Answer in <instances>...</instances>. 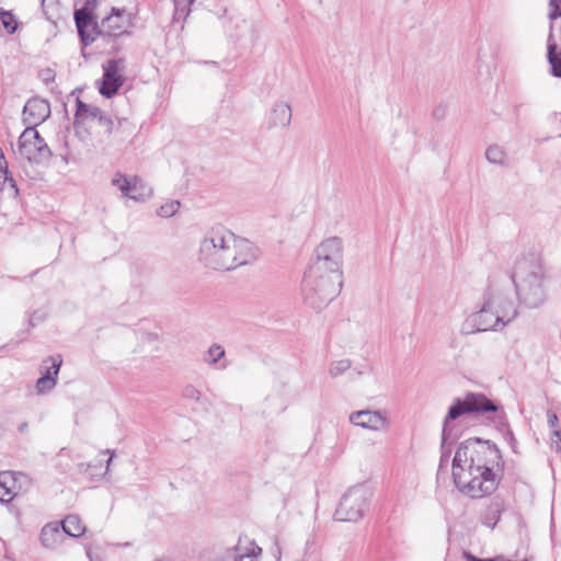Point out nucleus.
<instances>
[{"mask_svg": "<svg viewBox=\"0 0 561 561\" xmlns=\"http://www.w3.org/2000/svg\"><path fill=\"white\" fill-rule=\"evenodd\" d=\"M0 20L8 33L13 34L16 31L18 21L11 12L0 10Z\"/></svg>", "mask_w": 561, "mask_h": 561, "instance_id": "nucleus-32", "label": "nucleus"}, {"mask_svg": "<svg viewBox=\"0 0 561 561\" xmlns=\"http://www.w3.org/2000/svg\"><path fill=\"white\" fill-rule=\"evenodd\" d=\"M92 467H93V468H98V465H87V470H88L89 468H92Z\"/></svg>", "mask_w": 561, "mask_h": 561, "instance_id": "nucleus-47", "label": "nucleus"}, {"mask_svg": "<svg viewBox=\"0 0 561 561\" xmlns=\"http://www.w3.org/2000/svg\"><path fill=\"white\" fill-rule=\"evenodd\" d=\"M26 427H27V424H26V423H23V424H21V426H20V431H21V432H23Z\"/></svg>", "mask_w": 561, "mask_h": 561, "instance_id": "nucleus-45", "label": "nucleus"}, {"mask_svg": "<svg viewBox=\"0 0 561 561\" xmlns=\"http://www.w3.org/2000/svg\"><path fill=\"white\" fill-rule=\"evenodd\" d=\"M484 304L494 309L496 316L501 321L507 325L517 316V307L514 300L510 297L508 290L502 285L492 284L484 298Z\"/></svg>", "mask_w": 561, "mask_h": 561, "instance_id": "nucleus-10", "label": "nucleus"}, {"mask_svg": "<svg viewBox=\"0 0 561 561\" xmlns=\"http://www.w3.org/2000/svg\"><path fill=\"white\" fill-rule=\"evenodd\" d=\"M227 553L232 561H255L262 554V548L254 541H248L245 546L239 543Z\"/></svg>", "mask_w": 561, "mask_h": 561, "instance_id": "nucleus-19", "label": "nucleus"}, {"mask_svg": "<svg viewBox=\"0 0 561 561\" xmlns=\"http://www.w3.org/2000/svg\"><path fill=\"white\" fill-rule=\"evenodd\" d=\"M87 554H88L89 558H91L89 549L87 550Z\"/></svg>", "mask_w": 561, "mask_h": 561, "instance_id": "nucleus-48", "label": "nucleus"}, {"mask_svg": "<svg viewBox=\"0 0 561 561\" xmlns=\"http://www.w3.org/2000/svg\"><path fill=\"white\" fill-rule=\"evenodd\" d=\"M5 185H9V187L13 191L14 195L18 194L19 190L16 182L13 179L11 172L9 171L8 162L2 150L0 149V191H4Z\"/></svg>", "mask_w": 561, "mask_h": 561, "instance_id": "nucleus-24", "label": "nucleus"}, {"mask_svg": "<svg viewBox=\"0 0 561 561\" xmlns=\"http://www.w3.org/2000/svg\"><path fill=\"white\" fill-rule=\"evenodd\" d=\"M501 453L489 440L469 438L462 442L453 459V479L456 488L471 499L491 494L499 484L494 468L500 466Z\"/></svg>", "mask_w": 561, "mask_h": 561, "instance_id": "nucleus-1", "label": "nucleus"}, {"mask_svg": "<svg viewBox=\"0 0 561 561\" xmlns=\"http://www.w3.org/2000/svg\"><path fill=\"white\" fill-rule=\"evenodd\" d=\"M507 437L513 442L514 440V436H513V432L512 431H508L507 432Z\"/></svg>", "mask_w": 561, "mask_h": 561, "instance_id": "nucleus-44", "label": "nucleus"}, {"mask_svg": "<svg viewBox=\"0 0 561 561\" xmlns=\"http://www.w3.org/2000/svg\"><path fill=\"white\" fill-rule=\"evenodd\" d=\"M273 554L275 556L277 561L280 560V548H279V546L277 543H275V547H274V550H273Z\"/></svg>", "mask_w": 561, "mask_h": 561, "instance_id": "nucleus-42", "label": "nucleus"}, {"mask_svg": "<svg viewBox=\"0 0 561 561\" xmlns=\"http://www.w3.org/2000/svg\"><path fill=\"white\" fill-rule=\"evenodd\" d=\"M547 420H548V424H549V427L553 430H559L558 428V416L554 412L552 411H548L547 412Z\"/></svg>", "mask_w": 561, "mask_h": 561, "instance_id": "nucleus-38", "label": "nucleus"}, {"mask_svg": "<svg viewBox=\"0 0 561 561\" xmlns=\"http://www.w3.org/2000/svg\"><path fill=\"white\" fill-rule=\"evenodd\" d=\"M225 354L224 347L220 344L214 343L204 354L203 360L210 366H216L218 369H226L228 366L227 362H221Z\"/></svg>", "mask_w": 561, "mask_h": 561, "instance_id": "nucleus-20", "label": "nucleus"}, {"mask_svg": "<svg viewBox=\"0 0 561 561\" xmlns=\"http://www.w3.org/2000/svg\"><path fill=\"white\" fill-rule=\"evenodd\" d=\"M291 122V107L285 101H276L273 103L268 116L267 124L270 128H286Z\"/></svg>", "mask_w": 561, "mask_h": 561, "instance_id": "nucleus-16", "label": "nucleus"}, {"mask_svg": "<svg viewBox=\"0 0 561 561\" xmlns=\"http://www.w3.org/2000/svg\"><path fill=\"white\" fill-rule=\"evenodd\" d=\"M180 205L179 201H169L159 207L157 214L162 218H170L179 210Z\"/></svg>", "mask_w": 561, "mask_h": 561, "instance_id": "nucleus-33", "label": "nucleus"}, {"mask_svg": "<svg viewBox=\"0 0 561 561\" xmlns=\"http://www.w3.org/2000/svg\"><path fill=\"white\" fill-rule=\"evenodd\" d=\"M560 137H561V133H560Z\"/></svg>", "mask_w": 561, "mask_h": 561, "instance_id": "nucleus-50", "label": "nucleus"}, {"mask_svg": "<svg viewBox=\"0 0 561 561\" xmlns=\"http://www.w3.org/2000/svg\"><path fill=\"white\" fill-rule=\"evenodd\" d=\"M50 115L49 103L41 98L30 99L23 107L22 121L26 127L35 128Z\"/></svg>", "mask_w": 561, "mask_h": 561, "instance_id": "nucleus-14", "label": "nucleus"}, {"mask_svg": "<svg viewBox=\"0 0 561 561\" xmlns=\"http://www.w3.org/2000/svg\"><path fill=\"white\" fill-rule=\"evenodd\" d=\"M125 59H110L103 65V78L99 88L100 93L110 99L115 95L123 85L125 78Z\"/></svg>", "mask_w": 561, "mask_h": 561, "instance_id": "nucleus-13", "label": "nucleus"}, {"mask_svg": "<svg viewBox=\"0 0 561 561\" xmlns=\"http://www.w3.org/2000/svg\"><path fill=\"white\" fill-rule=\"evenodd\" d=\"M542 278V268L536 257H522L516 261L512 280L518 298L529 308H536L545 301Z\"/></svg>", "mask_w": 561, "mask_h": 561, "instance_id": "nucleus-5", "label": "nucleus"}, {"mask_svg": "<svg viewBox=\"0 0 561 561\" xmlns=\"http://www.w3.org/2000/svg\"><path fill=\"white\" fill-rule=\"evenodd\" d=\"M549 13L548 18L551 21L561 16V0H548Z\"/></svg>", "mask_w": 561, "mask_h": 561, "instance_id": "nucleus-35", "label": "nucleus"}, {"mask_svg": "<svg viewBox=\"0 0 561 561\" xmlns=\"http://www.w3.org/2000/svg\"><path fill=\"white\" fill-rule=\"evenodd\" d=\"M137 15L135 0H87L73 13L81 41L89 45L95 36H119L127 33Z\"/></svg>", "mask_w": 561, "mask_h": 561, "instance_id": "nucleus-2", "label": "nucleus"}, {"mask_svg": "<svg viewBox=\"0 0 561 561\" xmlns=\"http://www.w3.org/2000/svg\"><path fill=\"white\" fill-rule=\"evenodd\" d=\"M485 159L493 164L504 165L506 161V152L497 145H491L485 150Z\"/></svg>", "mask_w": 561, "mask_h": 561, "instance_id": "nucleus-28", "label": "nucleus"}, {"mask_svg": "<svg viewBox=\"0 0 561 561\" xmlns=\"http://www.w3.org/2000/svg\"><path fill=\"white\" fill-rule=\"evenodd\" d=\"M499 405L491 401L482 393H467L463 399H456L454 404L449 408L447 415L445 416L442 432V447L444 448L445 444L450 437V427L449 422L458 419L463 414H486V413H495L492 417V421L496 424L504 425L505 423V414L499 411Z\"/></svg>", "mask_w": 561, "mask_h": 561, "instance_id": "nucleus-6", "label": "nucleus"}, {"mask_svg": "<svg viewBox=\"0 0 561 561\" xmlns=\"http://www.w3.org/2000/svg\"><path fill=\"white\" fill-rule=\"evenodd\" d=\"M343 252L341 238H327L314 249V255L310 264L342 272Z\"/></svg>", "mask_w": 561, "mask_h": 561, "instance_id": "nucleus-9", "label": "nucleus"}, {"mask_svg": "<svg viewBox=\"0 0 561 561\" xmlns=\"http://www.w3.org/2000/svg\"><path fill=\"white\" fill-rule=\"evenodd\" d=\"M112 185L116 186L123 196L136 202H146L153 195V190L142 179L128 176L117 172L112 179Z\"/></svg>", "mask_w": 561, "mask_h": 561, "instance_id": "nucleus-12", "label": "nucleus"}, {"mask_svg": "<svg viewBox=\"0 0 561 561\" xmlns=\"http://www.w3.org/2000/svg\"><path fill=\"white\" fill-rule=\"evenodd\" d=\"M41 78L45 83H49L54 81L55 73L51 69H45L41 72Z\"/></svg>", "mask_w": 561, "mask_h": 561, "instance_id": "nucleus-39", "label": "nucleus"}, {"mask_svg": "<svg viewBox=\"0 0 561 561\" xmlns=\"http://www.w3.org/2000/svg\"><path fill=\"white\" fill-rule=\"evenodd\" d=\"M42 320V317L37 316V312L33 313V316L30 319V324L32 327L36 325V321Z\"/></svg>", "mask_w": 561, "mask_h": 561, "instance_id": "nucleus-41", "label": "nucleus"}, {"mask_svg": "<svg viewBox=\"0 0 561 561\" xmlns=\"http://www.w3.org/2000/svg\"><path fill=\"white\" fill-rule=\"evenodd\" d=\"M350 422L356 426L371 431H383L389 426V420L385 412L362 410L350 414Z\"/></svg>", "mask_w": 561, "mask_h": 561, "instance_id": "nucleus-15", "label": "nucleus"}, {"mask_svg": "<svg viewBox=\"0 0 561 561\" xmlns=\"http://www.w3.org/2000/svg\"><path fill=\"white\" fill-rule=\"evenodd\" d=\"M351 360L350 359H341L333 362L330 365L329 374L332 378H336L340 375L344 374L346 370L351 368Z\"/></svg>", "mask_w": 561, "mask_h": 561, "instance_id": "nucleus-34", "label": "nucleus"}, {"mask_svg": "<svg viewBox=\"0 0 561 561\" xmlns=\"http://www.w3.org/2000/svg\"><path fill=\"white\" fill-rule=\"evenodd\" d=\"M14 479L10 471H2L0 473V502L10 503L15 497Z\"/></svg>", "mask_w": 561, "mask_h": 561, "instance_id": "nucleus-21", "label": "nucleus"}, {"mask_svg": "<svg viewBox=\"0 0 561 561\" xmlns=\"http://www.w3.org/2000/svg\"><path fill=\"white\" fill-rule=\"evenodd\" d=\"M18 151L21 157L34 164H41L51 156L45 139L32 127H26L19 137Z\"/></svg>", "mask_w": 561, "mask_h": 561, "instance_id": "nucleus-8", "label": "nucleus"}, {"mask_svg": "<svg viewBox=\"0 0 561 561\" xmlns=\"http://www.w3.org/2000/svg\"><path fill=\"white\" fill-rule=\"evenodd\" d=\"M494 309H491L489 305L483 302L480 310L472 312L467 317L462 324V332L466 334H473L477 332L485 331H499L502 330L505 324L501 321V318L496 316Z\"/></svg>", "mask_w": 561, "mask_h": 561, "instance_id": "nucleus-11", "label": "nucleus"}, {"mask_svg": "<svg viewBox=\"0 0 561 561\" xmlns=\"http://www.w3.org/2000/svg\"><path fill=\"white\" fill-rule=\"evenodd\" d=\"M501 512L502 503L500 501H493L488 506L486 513L483 516V524L490 528H494L500 520Z\"/></svg>", "mask_w": 561, "mask_h": 561, "instance_id": "nucleus-27", "label": "nucleus"}, {"mask_svg": "<svg viewBox=\"0 0 561 561\" xmlns=\"http://www.w3.org/2000/svg\"><path fill=\"white\" fill-rule=\"evenodd\" d=\"M343 272L309 264L302 280L304 301L316 310H322L341 293Z\"/></svg>", "mask_w": 561, "mask_h": 561, "instance_id": "nucleus-4", "label": "nucleus"}, {"mask_svg": "<svg viewBox=\"0 0 561 561\" xmlns=\"http://www.w3.org/2000/svg\"><path fill=\"white\" fill-rule=\"evenodd\" d=\"M61 358L59 356L57 357H48L46 360H44V371L42 376H48L57 381V376L61 366Z\"/></svg>", "mask_w": 561, "mask_h": 561, "instance_id": "nucleus-29", "label": "nucleus"}, {"mask_svg": "<svg viewBox=\"0 0 561 561\" xmlns=\"http://www.w3.org/2000/svg\"><path fill=\"white\" fill-rule=\"evenodd\" d=\"M370 497L371 492L365 484L350 488L342 496L334 513L335 519L340 522H357L363 517Z\"/></svg>", "mask_w": 561, "mask_h": 561, "instance_id": "nucleus-7", "label": "nucleus"}, {"mask_svg": "<svg viewBox=\"0 0 561 561\" xmlns=\"http://www.w3.org/2000/svg\"><path fill=\"white\" fill-rule=\"evenodd\" d=\"M203 0H174V20H185L192 9L197 8Z\"/></svg>", "mask_w": 561, "mask_h": 561, "instance_id": "nucleus-25", "label": "nucleus"}, {"mask_svg": "<svg viewBox=\"0 0 561 561\" xmlns=\"http://www.w3.org/2000/svg\"><path fill=\"white\" fill-rule=\"evenodd\" d=\"M98 124L104 128V130L111 135L113 134L114 131L115 133H119V134H124L126 130H127V127H129V122L127 119H118L117 121V126L115 127V122L106 114H104L103 112L100 113V116L98 117Z\"/></svg>", "mask_w": 561, "mask_h": 561, "instance_id": "nucleus-22", "label": "nucleus"}, {"mask_svg": "<svg viewBox=\"0 0 561 561\" xmlns=\"http://www.w3.org/2000/svg\"><path fill=\"white\" fill-rule=\"evenodd\" d=\"M552 33L549 36L548 43V60L552 68V75L561 78V50L557 53V44L551 42Z\"/></svg>", "mask_w": 561, "mask_h": 561, "instance_id": "nucleus-26", "label": "nucleus"}, {"mask_svg": "<svg viewBox=\"0 0 561 561\" xmlns=\"http://www.w3.org/2000/svg\"><path fill=\"white\" fill-rule=\"evenodd\" d=\"M57 381L48 376H42L36 380L35 389L38 394H45L51 391Z\"/></svg>", "mask_w": 561, "mask_h": 561, "instance_id": "nucleus-31", "label": "nucleus"}, {"mask_svg": "<svg viewBox=\"0 0 561 561\" xmlns=\"http://www.w3.org/2000/svg\"><path fill=\"white\" fill-rule=\"evenodd\" d=\"M12 478L14 479V491H15V496L20 493V492H24L28 489L30 484H31V480L28 478V476H26L25 473H22V472H15V471H10Z\"/></svg>", "mask_w": 561, "mask_h": 561, "instance_id": "nucleus-30", "label": "nucleus"}, {"mask_svg": "<svg viewBox=\"0 0 561 561\" xmlns=\"http://www.w3.org/2000/svg\"><path fill=\"white\" fill-rule=\"evenodd\" d=\"M445 459H446V456L443 455L442 458H440V467L443 466V462L445 461Z\"/></svg>", "mask_w": 561, "mask_h": 561, "instance_id": "nucleus-46", "label": "nucleus"}, {"mask_svg": "<svg viewBox=\"0 0 561 561\" xmlns=\"http://www.w3.org/2000/svg\"><path fill=\"white\" fill-rule=\"evenodd\" d=\"M153 561H163V560H161V559H156V560H153Z\"/></svg>", "mask_w": 561, "mask_h": 561, "instance_id": "nucleus-49", "label": "nucleus"}, {"mask_svg": "<svg viewBox=\"0 0 561 561\" xmlns=\"http://www.w3.org/2000/svg\"><path fill=\"white\" fill-rule=\"evenodd\" d=\"M182 394L185 399L198 401L201 399V391L192 385L184 387Z\"/></svg>", "mask_w": 561, "mask_h": 561, "instance_id": "nucleus-36", "label": "nucleus"}, {"mask_svg": "<svg viewBox=\"0 0 561 561\" xmlns=\"http://www.w3.org/2000/svg\"><path fill=\"white\" fill-rule=\"evenodd\" d=\"M64 146L67 149V152L62 156V160L66 163H68L69 162V151H68L69 146H68V141L67 140H65Z\"/></svg>", "mask_w": 561, "mask_h": 561, "instance_id": "nucleus-43", "label": "nucleus"}, {"mask_svg": "<svg viewBox=\"0 0 561 561\" xmlns=\"http://www.w3.org/2000/svg\"><path fill=\"white\" fill-rule=\"evenodd\" d=\"M41 543L47 549L57 548L65 539L64 531L58 523L46 524L41 531Z\"/></svg>", "mask_w": 561, "mask_h": 561, "instance_id": "nucleus-18", "label": "nucleus"}, {"mask_svg": "<svg viewBox=\"0 0 561 561\" xmlns=\"http://www.w3.org/2000/svg\"><path fill=\"white\" fill-rule=\"evenodd\" d=\"M550 446L556 451L561 450V431L560 430H553L550 436Z\"/></svg>", "mask_w": 561, "mask_h": 561, "instance_id": "nucleus-37", "label": "nucleus"}, {"mask_svg": "<svg viewBox=\"0 0 561 561\" xmlns=\"http://www.w3.org/2000/svg\"><path fill=\"white\" fill-rule=\"evenodd\" d=\"M64 535L70 537H80L84 534L85 527L82 525L81 519L77 515L67 516L60 524Z\"/></svg>", "mask_w": 561, "mask_h": 561, "instance_id": "nucleus-23", "label": "nucleus"}, {"mask_svg": "<svg viewBox=\"0 0 561 561\" xmlns=\"http://www.w3.org/2000/svg\"><path fill=\"white\" fill-rule=\"evenodd\" d=\"M113 456H114V454H112L111 457L106 460V466H105L104 470H102V463L100 462V466H99L100 472H98L95 476L103 477L108 471V467H110Z\"/></svg>", "mask_w": 561, "mask_h": 561, "instance_id": "nucleus-40", "label": "nucleus"}, {"mask_svg": "<svg viewBox=\"0 0 561 561\" xmlns=\"http://www.w3.org/2000/svg\"><path fill=\"white\" fill-rule=\"evenodd\" d=\"M256 257L253 244L222 226L210 228L199 244L198 260L205 266L230 271L249 264Z\"/></svg>", "mask_w": 561, "mask_h": 561, "instance_id": "nucleus-3", "label": "nucleus"}, {"mask_svg": "<svg viewBox=\"0 0 561 561\" xmlns=\"http://www.w3.org/2000/svg\"><path fill=\"white\" fill-rule=\"evenodd\" d=\"M76 103L77 110L73 118V127L77 131L80 126H84L90 121H96L102 111L98 106L87 104L80 99H77Z\"/></svg>", "mask_w": 561, "mask_h": 561, "instance_id": "nucleus-17", "label": "nucleus"}]
</instances>
